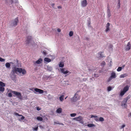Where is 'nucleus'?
Instances as JSON below:
<instances>
[{"label": "nucleus", "mask_w": 131, "mask_h": 131, "mask_svg": "<svg viewBox=\"0 0 131 131\" xmlns=\"http://www.w3.org/2000/svg\"><path fill=\"white\" fill-rule=\"evenodd\" d=\"M16 65H14L13 66L12 68V71L14 73H17V72L19 73H22V74L24 75L26 74V70L24 69H23L21 68H18L17 67H18L19 66V61L17 59L16 60Z\"/></svg>", "instance_id": "obj_1"}, {"label": "nucleus", "mask_w": 131, "mask_h": 131, "mask_svg": "<svg viewBox=\"0 0 131 131\" xmlns=\"http://www.w3.org/2000/svg\"><path fill=\"white\" fill-rule=\"evenodd\" d=\"M78 92L77 91V93L75 94L74 96L71 99V102H75L80 99V96L77 94Z\"/></svg>", "instance_id": "obj_2"}, {"label": "nucleus", "mask_w": 131, "mask_h": 131, "mask_svg": "<svg viewBox=\"0 0 131 131\" xmlns=\"http://www.w3.org/2000/svg\"><path fill=\"white\" fill-rule=\"evenodd\" d=\"M12 92L15 95L17 96L20 99H22V96L21 94L20 93L15 91H13Z\"/></svg>", "instance_id": "obj_3"}, {"label": "nucleus", "mask_w": 131, "mask_h": 131, "mask_svg": "<svg viewBox=\"0 0 131 131\" xmlns=\"http://www.w3.org/2000/svg\"><path fill=\"white\" fill-rule=\"evenodd\" d=\"M18 22V18H16L14 20H13L12 25V26H15L17 25V23Z\"/></svg>", "instance_id": "obj_4"}, {"label": "nucleus", "mask_w": 131, "mask_h": 131, "mask_svg": "<svg viewBox=\"0 0 131 131\" xmlns=\"http://www.w3.org/2000/svg\"><path fill=\"white\" fill-rule=\"evenodd\" d=\"M87 2L86 0H83L81 2V5L82 7H85L87 5Z\"/></svg>", "instance_id": "obj_5"}, {"label": "nucleus", "mask_w": 131, "mask_h": 131, "mask_svg": "<svg viewBox=\"0 0 131 131\" xmlns=\"http://www.w3.org/2000/svg\"><path fill=\"white\" fill-rule=\"evenodd\" d=\"M60 69L61 72L64 74H67L68 73H71L68 70L65 71V68H60Z\"/></svg>", "instance_id": "obj_6"}, {"label": "nucleus", "mask_w": 131, "mask_h": 131, "mask_svg": "<svg viewBox=\"0 0 131 131\" xmlns=\"http://www.w3.org/2000/svg\"><path fill=\"white\" fill-rule=\"evenodd\" d=\"M131 49V45L130 42H129L127 44V45L126 47L125 50L126 51H128Z\"/></svg>", "instance_id": "obj_7"}, {"label": "nucleus", "mask_w": 131, "mask_h": 131, "mask_svg": "<svg viewBox=\"0 0 131 131\" xmlns=\"http://www.w3.org/2000/svg\"><path fill=\"white\" fill-rule=\"evenodd\" d=\"M34 90L36 92H38L40 94L44 92V91L43 90L37 88H35Z\"/></svg>", "instance_id": "obj_8"}, {"label": "nucleus", "mask_w": 131, "mask_h": 131, "mask_svg": "<svg viewBox=\"0 0 131 131\" xmlns=\"http://www.w3.org/2000/svg\"><path fill=\"white\" fill-rule=\"evenodd\" d=\"M107 14L108 17H110L111 16V11L109 7L108 6L107 7Z\"/></svg>", "instance_id": "obj_9"}, {"label": "nucleus", "mask_w": 131, "mask_h": 131, "mask_svg": "<svg viewBox=\"0 0 131 131\" xmlns=\"http://www.w3.org/2000/svg\"><path fill=\"white\" fill-rule=\"evenodd\" d=\"M110 24L109 23H108L106 26V29L105 30L106 32H107L108 31L110 30L109 27L110 26Z\"/></svg>", "instance_id": "obj_10"}, {"label": "nucleus", "mask_w": 131, "mask_h": 131, "mask_svg": "<svg viewBox=\"0 0 131 131\" xmlns=\"http://www.w3.org/2000/svg\"><path fill=\"white\" fill-rule=\"evenodd\" d=\"M73 119L74 120H75L77 121L80 122L82 120L81 117V116H80L78 117H77L74 118H73Z\"/></svg>", "instance_id": "obj_11"}, {"label": "nucleus", "mask_w": 131, "mask_h": 131, "mask_svg": "<svg viewBox=\"0 0 131 131\" xmlns=\"http://www.w3.org/2000/svg\"><path fill=\"white\" fill-rule=\"evenodd\" d=\"M14 114L16 115L17 116H22L21 117V119L22 120H23L25 119V117L24 116H23L21 115H20L17 113H15Z\"/></svg>", "instance_id": "obj_12"}, {"label": "nucleus", "mask_w": 131, "mask_h": 131, "mask_svg": "<svg viewBox=\"0 0 131 131\" xmlns=\"http://www.w3.org/2000/svg\"><path fill=\"white\" fill-rule=\"evenodd\" d=\"M110 77L112 79L115 78L116 77L115 73L114 72H112L111 74V75Z\"/></svg>", "instance_id": "obj_13"}, {"label": "nucleus", "mask_w": 131, "mask_h": 131, "mask_svg": "<svg viewBox=\"0 0 131 131\" xmlns=\"http://www.w3.org/2000/svg\"><path fill=\"white\" fill-rule=\"evenodd\" d=\"M42 60L41 58H39L36 62L35 63L37 64H40L42 63Z\"/></svg>", "instance_id": "obj_14"}, {"label": "nucleus", "mask_w": 131, "mask_h": 131, "mask_svg": "<svg viewBox=\"0 0 131 131\" xmlns=\"http://www.w3.org/2000/svg\"><path fill=\"white\" fill-rule=\"evenodd\" d=\"M129 88V87L128 86V85H126L124 88L123 90L125 92H126V91L128 90Z\"/></svg>", "instance_id": "obj_15"}, {"label": "nucleus", "mask_w": 131, "mask_h": 131, "mask_svg": "<svg viewBox=\"0 0 131 131\" xmlns=\"http://www.w3.org/2000/svg\"><path fill=\"white\" fill-rule=\"evenodd\" d=\"M10 3L11 5H12L14 3L15 4L16 3H17V0H10Z\"/></svg>", "instance_id": "obj_16"}, {"label": "nucleus", "mask_w": 131, "mask_h": 131, "mask_svg": "<svg viewBox=\"0 0 131 131\" xmlns=\"http://www.w3.org/2000/svg\"><path fill=\"white\" fill-rule=\"evenodd\" d=\"M44 60L45 61H46L48 62H51V59L50 58H45L44 59Z\"/></svg>", "instance_id": "obj_17"}, {"label": "nucleus", "mask_w": 131, "mask_h": 131, "mask_svg": "<svg viewBox=\"0 0 131 131\" xmlns=\"http://www.w3.org/2000/svg\"><path fill=\"white\" fill-rule=\"evenodd\" d=\"M62 109L61 108H59L57 109L56 112L58 113H60L62 112Z\"/></svg>", "instance_id": "obj_18"}, {"label": "nucleus", "mask_w": 131, "mask_h": 131, "mask_svg": "<svg viewBox=\"0 0 131 131\" xmlns=\"http://www.w3.org/2000/svg\"><path fill=\"white\" fill-rule=\"evenodd\" d=\"M32 37L31 36H29L27 37V41H31L32 39Z\"/></svg>", "instance_id": "obj_19"}, {"label": "nucleus", "mask_w": 131, "mask_h": 131, "mask_svg": "<svg viewBox=\"0 0 131 131\" xmlns=\"http://www.w3.org/2000/svg\"><path fill=\"white\" fill-rule=\"evenodd\" d=\"M103 52H100L98 53V55H99V57L100 58H103L105 57L102 54V53Z\"/></svg>", "instance_id": "obj_20"}, {"label": "nucleus", "mask_w": 131, "mask_h": 131, "mask_svg": "<svg viewBox=\"0 0 131 131\" xmlns=\"http://www.w3.org/2000/svg\"><path fill=\"white\" fill-rule=\"evenodd\" d=\"M5 66L7 68H9L10 67V65L9 63L7 62L5 64Z\"/></svg>", "instance_id": "obj_21"}, {"label": "nucleus", "mask_w": 131, "mask_h": 131, "mask_svg": "<svg viewBox=\"0 0 131 131\" xmlns=\"http://www.w3.org/2000/svg\"><path fill=\"white\" fill-rule=\"evenodd\" d=\"M117 2H118V3L117 4V8L119 9V8L120 7V0H118Z\"/></svg>", "instance_id": "obj_22"}, {"label": "nucleus", "mask_w": 131, "mask_h": 131, "mask_svg": "<svg viewBox=\"0 0 131 131\" xmlns=\"http://www.w3.org/2000/svg\"><path fill=\"white\" fill-rule=\"evenodd\" d=\"M64 97V95H61L59 97V100L61 101H62L63 100Z\"/></svg>", "instance_id": "obj_23"}, {"label": "nucleus", "mask_w": 131, "mask_h": 131, "mask_svg": "<svg viewBox=\"0 0 131 131\" xmlns=\"http://www.w3.org/2000/svg\"><path fill=\"white\" fill-rule=\"evenodd\" d=\"M0 86L4 87L5 86V84L3 82L0 81Z\"/></svg>", "instance_id": "obj_24"}, {"label": "nucleus", "mask_w": 131, "mask_h": 131, "mask_svg": "<svg viewBox=\"0 0 131 131\" xmlns=\"http://www.w3.org/2000/svg\"><path fill=\"white\" fill-rule=\"evenodd\" d=\"M5 90V88L3 87L0 86V91L3 92Z\"/></svg>", "instance_id": "obj_25"}, {"label": "nucleus", "mask_w": 131, "mask_h": 131, "mask_svg": "<svg viewBox=\"0 0 131 131\" xmlns=\"http://www.w3.org/2000/svg\"><path fill=\"white\" fill-rule=\"evenodd\" d=\"M126 76H127V75L125 73L121 75L120 77V78H124Z\"/></svg>", "instance_id": "obj_26"}, {"label": "nucleus", "mask_w": 131, "mask_h": 131, "mask_svg": "<svg viewBox=\"0 0 131 131\" xmlns=\"http://www.w3.org/2000/svg\"><path fill=\"white\" fill-rule=\"evenodd\" d=\"M64 66V64L61 62H60L59 64V66L60 67H61L62 68Z\"/></svg>", "instance_id": "obj_27"}, {"label": "nucleus", "mask_w": 131, "mask_h": 131, "mask_svg": "<svg viewBox=\"0 0 131 131\" xmlns=\"http://www.w3.org/2000/svg\"><path fill=\"white\" fill-rule=\"evenodd\" d=\"M38 120L42 121L43 120V118L42 117H38L37 118Z\"/></svg>", "instance_id": "obj_28"}, {"label": "nucleus", "mask_w": 131, "mask_h": 131, "mask_svg": "<svg viewBox=\"0 0 131 131\" xmlns=\"http://www.w3.org/2000/svg\"><path fill=\"white\" fill-rule=\"evenodd\" d=\"M125 93L126 92L123 90V91H121L120 93V95L121 96H123L124 95Z\"/></svg>", "instance_id": "obj_29"}, {"label": "nucleus", "mask_w": 131, "mask_h": 131, "mask_svg": "<svg viewBox=\"0 0 131 131\" xmlns=\"http://www.w3.org/2000/svg\"><path fill=\"white\" fill-rule=\"evenodd\" d=\"M89 127H92L95 126V125L93 124H89L87 125Z\"/></svg>", "instance_id": "obj_30"}, {"label": "nucleus", "mask_w": 131, "mask_h": 131, "mask_svg": "<svg viewBox=\"0 0 131 131\" xmlns=\"http://www.w3.org/2000/svg\"><path fill=\"white\" fill-rule=\"evenodd\" d=\"M73 34V32L72 31H71L69 33V36L70 37L72 36Z\"/></svg>", "instance_id": "obj_31"}, {"label": "nucleus", "mask_w": 131, "mask_h": 131, "mask_svg": "<svg viewBox=\"0 0 131 131\" xmlns=\"http://www.w3.org/2000/svg\"><path fill=\"white\" fill-rule=\"evenodd\" d=\"M122 70V67H119L118 69H117V70L118 71H120Z\"/></svg>", "instance_id": "obj_32"}, {"label": "nucleus", "mask_w": 131, "mask_h": 131, "mask_svg": "<svg viewBox=\"0 0 131 131\" xmlns=\"http://www.w3.org/2000/svg\"><path fill=\"white\" fill-rule=\"evenodd\" d=\"M112 89V88L111 86H109L107 88V91H111Z\"/></svg>", "instance_id": "obj_33"}, {"label": "nucleus", "mask_w": 131, "mask_h": 131, "mask_svg": "<svg viewBox=\"0 0 131 131\" xmlns=\"http://www.w3.org/2000/svg\"><path fill=\"white\" fill-rule=\"evenodd\" d=\"M122 106H124L125 107H126L127 106L126 103H122Z\"/></svg>", "instance_id": "obj_34"}, {"label": "nucleus", "mask_w": 131, "mask_h": 131, "mask_svg": "<svg viewBox=\"0 0 131 131\" xmlns=\"http://www.w3.org/2000/svg\"><path fill=\"white\" fill-rule=\"evenodd\" d=\"M38 126H37V127H35L33 128V129L34 130L37 131L38 130Z\"/></svg>", "instance_id": "obj_35"}, {"label": "nucleus", "mask_w": 131, "mask_h": 131, "mask_svg": "<svg viewBox=\"0 0 131 131\" xmlns=\"http://www.w3.org/2000/svg\"><path fill=\"white\" fill-rule=\"evenodd\" d=\"M105 64V63L104 61H103L101 63V65L102 66H104Z\"/></svg>", "instance_id": "obj_36"}, {"label": "nucleus", "mask_w": 131, "mask_h": 131, "mask_svg": "<svg viewBox=\"0 0 131 131\" xmlns=\"http://www.w3.org/2000/svg\"><path fill=\"white\" fill-rule=\"evenodd\" d=\"M104 120V119L102 117H100L99 118V121L101 122H102Z\"/></svg>", "instance_id": "obj_37"}, {"label": "nucleus", "mask_w": 131, "mask_h": 131, "mask_svg": "<svg viewBox=\"0 0 131 131\" xmlns=\"http://www.w3.org/2000/svg\"><path fill=\"white\" fill-rule=\"evenodd\" d=\"M76 115V113H72L70 114V116L71 117H73L75 116Z\"/></svg>", "instance_id": "obj_38"}, {"label": "nucleus", "mask_w": 131, "mask_h": 131, "mask_svg": "<svg viewBox=\"0 0 131 131\" xmlns=\"http://www.w3.org/2000/svg\"><path fill=\"white\" fill-rule=\"evenodd\" d=\"M130 96H127L124 99H125V100H126V102L128 100L130 99Z\"/></svg>", "instance_id": "obj_39"}, {"label": "nucleus", "mask_w": 131, "mask_h": 131, "mask_svg": "<svg viewBox=\"0 0 131 131\" xmlns=\"http://www.w3.org/2000/svg\"><path fill=\"white\" fill-rule=\"evenodd\" d=\"M47 70L51 71L52 70V68L50 67H48Z\"/></svg>", "instance_id": "obj_40"}, {"label": "nucleus", "mask_w": 131, "mask_h": 131, "mask_svg": "<svg viewBox=\"0 0 131 131\" xmlns=\"http://www.w3.org/2000/svg\"><path fill=\"white\" fill-rule=\"evenodd\" d=\"M126 100L125 99H124V100L122 102V103H127V101L126 102Z\"/></svg>", "instance_id": "obj_41"}, {"label": "nucleus", "mask_w": 131, "mask_h": 131, "mask_svg": "<svg viewBox=\"0 0 131 131\" xmlns=\"http://www.w3.org/2000/svg\"><path fill=\"white\" fill-rule=\"evenodd\" d=\"M113 79L112 78H111V77H110L108 80H107V82H109L112 79Z\"/></svg>", "instance_id": "obj_42"}, {"label": "nucleus", "mask_w": 131, "mask_h": 131, "mask_svg": "<svg viewBox=\"0 0 131 131\" xmlns=\"http://www.w3.org/2000/svg\"><path fill=\"white\" fill-rule=\"evenodd\" d=\"M42 53L44 55H46L47 54L46 51H43Z\"/></svg>", "instance_id": "obj_43"}, {"label": "nucleus", "mask_w": 131, "mask_h": 131, "mask_svg": "<svg viewBox=\"0 0 131 131\" xmlns=\"http://www.w3.org/2000/svg\"><path fill=\"white\" fill-rule=\"evenodd\" d=\"M5 61V59H4L0 58V61L1 62L4 61Z\"/></svg>", "instance_id": "obj_44"}, {"label": "nucleus", "mask_w": 131, "mask_h": 131, "mask_svg": "<svg viewBox=\"0 0 131 131\" xmlns=\"http://www.w3.org/2000/svg\"><path fill=\"white\" fill-rule=\"evenodd\" d=\"M8 96L9 97H11L12 96V94L11 93H9L8 94Z\"/></svg>", "instance_id": "obj_45"}, {"label": "nucleus", "mask_w": 131, "mask_h": 131, "mask_svg": "<svg viewBox=\"0 0 131 131\" xmlns=\"http://www.w3.org/2000/svg\"><path fill=\"white\" fill-rule=\"evenodd\" d=\"M97 117L96 116H94V115H91V118H92V117Z\"/></svg>", "instance_id": "obj_46"}, {"label": "nucleus", "mask_w": 131, "mask_h": 131, "mask_svg": "<svg viewBox=\"0 0 131 131\" xmlns=\"http://www.w3.org/2000/svg\"><path fill=\"white\" fill-rule=\"evenodd\" d=\"M41 109L39 107H37V110L38 111H39Z\"/></svg>", "instance_id": "obj_47"}, {"label": "nucleus", "mask_w": 131, "mask_h": 131, "mask_svg": "<svg viewBox=\"0 0 131 131\" xmlns=\"http://www.w3.org/2000/svg\"><path fill=\"white\" fill-rule=\"evenodd\" d=\"M125 126V125H122V126L121 127V128H123Z\"/></svg>", "instance_id": "obj_48"}, {"label": "nucleus", "mask_w": 131, "mask_h": 131, "mask_svg": "<svg viewBox=\"0 0 131 131\" xmlns=\"http://www.w3.org/2000/svg\"><path fill=\"white\" fill-rule=\"evenodd\" d=\"M57 31L58 32H60L61 31V30L60 29L58 28L57 29Z\"/></svg>", "instance_id": "obj_49"}, {"label": "nucleus", "mask_w": 131, "mask_h": 131, "mask_svg": "<svg viewBox=\"0 0 131 131\" xmlns=\"http://www.w3.org/2000/svg\"><path fill=\"white\" fill-rule=\"evenodd\" d=\"M58 8L59 9H60V8H62V7H61V6H58Z\"/></svg>", "instance_id": "obj_50"}, {"label": "nucleus", "mask_w": 131, "mask_h": 131, "mask_svg": "<svg viewBox=\"0 0 131 131\" xmlns=\"http://www.w3.org/2000/svg\"><path fill=\"white\" fill-rule=\"evenodd\" d=\"M51 6L53 7L54 5V3H53L51 4Z\"/></svg>", "instance_id": "obj_51"}, {"label": "nucleus", "mask_w": 131, "mask_h": 131, "mask_svg": "<svg viewBox=\"0 0 131 131\" xmlns=\"http://www.w3.org/2000/svg\"><path fill=\"white\" fill-rule=\"evenodd\" d=\"M54 124L55 125V124H58V123H56V122H54Z\"/></svg>", "instance_id": "obj_52"}, {"label": "nucleus", "mask_w": 131, "mask_h": 131, "mask_svg": "<svg viewBox=\"0 0 131 131\" xmlns=\"http://www.w3.org/2000/svg\"><path fill=\"white\" fill-rule=\"evenodd\" d=\"M58 124H60L62 125H63L64 124L62 123H58Z\"/></svg>", "instance_id": "obj_53"}, {"label": "nucleus", "mask_w": 131, "mask_h": 131, "mask_svg": "<svg viewBox=\"0 0 131 131\" xmlns=\"http://www.w3.org/2000/svg\"><path fill=\"white\" fill-rule=\"evenodd\" d=\"M110 47H111L112 48V47H113V46H112V45H110Z\"/></svg>", "instance_id": "obj_54"}, {"label": "nucleus", "mask_w": 131, "mask_h": 131, "mask_svg": "<svg viewBox=\"0 0 131 131\" xmlns=\"http://www.w3.org/2000/svg\"><path fill=\"white\" fill-rule=\"evenodd\" d=\"M10 63L11 64H14V63L13 62H10Z\"/></svg>", "instance_id": "obj_55"}, {"label": "nucleus", "mask_w": 131, "mask_h": 131, "mask_svg": "<svg viewBox=\"0 0 131 131\" xmlns=\"http://www.w3.org/2000/svg\"><path fill=\"white\" fill-rule=\"evenodd\" d=\"M90 22H88V25H90Z\"/></svg>", "instance_id": "obj_56"}, {"label": "nucleus", "mask_w": 131, "mask_h": 131, "mask_svg": "<svg viewBox=\"0 0 131 131\" xmlns=\"http://www.w3.org/2000/svg\"><path fill=\"white\" fill-rule=\"evenodd\" d=\"M95 120H96V121H98V119H97V118H96V119H95Z\"/></svg>", "instance_id": "obj_57"}, {"label": "nucleus", "mask_w": 131, "mask_h": 131, "mask_svg": "<svg viewBox=\"0 0 131 131\" xmlns=\"http://www.w3.org/2000/svg\"><path fill=\"white\" fill-rule=\"evenodd\" d=\"M68 97V96H67L65 98V99H66Z\"/></svg>", "instance_id": "obj_58"}, {"label": "nucleus", "mask_w": 131, "mask_h": 131, "mask_svg": "<svg viewBox=\"0 0 131 131\" xmlns=\"http://www.w3.org/2000/svg\"><path fill=\"white\" fill-rule=\"evenodd\" d=\"M111 62H112V61H110V63H111Z\"/></svg>", "instance_id": "obj_59"}]
</instances>
